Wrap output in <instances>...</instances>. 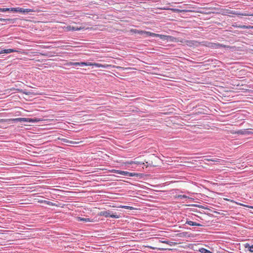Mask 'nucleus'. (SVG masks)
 <instances>
[{
	"mask_svg": "<svg viewBox=\"0 0 253 253\" xmlns=\"http://www.w3.org/2000/svg\"><path fill=\"white\" fill-rule=\"evenodd\" d=\"M131 32L135 33V34H139L140 35H146V36H151L155 37V36H159L158 34H156L154 33H152L148 31H145L142 30H138L135 29H133L130 30Z\"/></svg>",
	"mask_w": 253,
	"mask_h": 253,
	"instance_id": "f257e3e1",
	"label": "nucleus"
},
{
	"mask_svg": "<svg viewBox=\"0 0 253 253\" xmlns=\"http://www.w3.org/2000/svg\"><path fill=\"white\" fill-rule=\"evenodd\" d=\"M113 172H115L117 174L123 175L126 176L133 177V176H138V174L135 172H129L128 171H123L120 170H116L113 169L112 171Z\"/></svg>",
	"mask_w": 253,
	"mask_h": 253,
	"instance_id": "f03ea898",
	"label": "nucleus"
},
{
	"mask_svg": "<svg viewBox=\"0 0 253 253\" xmlns=\"http://www.w3.org/2000/svg\"><path fill=\"white\" fill-rule=\"evenodd\" d=\"M10 11L13 12H19V13H29L30 12L34 11L33 10L31 9H25L21 7H15V8H10Z\"/></svg>",
	"mask_w": 253,
	"mask_h": 253,
	"instance_id": "7ed1b4c3",
	"label": "nucleus"
},
{
	"mask_svg": "<svg viewBox=\"0 0 253 253\" xmlns=\"http://www.w3.org/2000/svg\"><path fill=\"white\" fill-rule=\"evenodd\" d=\"M11 121L14 123L17 122H28V123H33L36 122V120H34L31 118H18L12 119Z\"/></svg>",
	"mask_w": 253,
	"mask_h": 253,
	"instance_id": "20e7f679",
	"label": "nucleus"
},
{
	"mask_svg": "<svg viewBox=\"0 0 253 253\" xmlns=\"http://www.w3.org/2000/svg\"><path fill=\"white\" fill-rule=\"evenodd\" d=\"M158 35L160 36H155V37H159L162 40L169 41L171 42H174V40L175 39V38L170 36H166L160 34H158Z\"/></svg>",
	"mask_w": 253,
	"mask_h": 253,
	"instance_id": "39448f33",
	"label": "nucleus"
},
{
	"mask_svg": "<svg viewBox=\"0 0 253 253\" xmlns=\"http://www.w3.org/2000/svg\"><path fill=\"white\" fill-rule=\"evenodd\" d=\"M208 46L213 48H218L219 47H227L226 45L221 44L219 43H209V44L207 45Z\"/></svg>",
	"mask_w": 253,
	"mask_h": 253,
	"instance_id": "423d86ee",
	"label": "nucleus"
},
{
	"mask_svg": "<svg viewBox=\"0 0 253 253\" xmlns=\"http://www.w3.org/2000/svg\"><path fill=\"white\" fill-rule=\"evenodd\" d=\"M17 50L14 49H11V48H9V49H1L0 50V54H1V53H12V52H16Z\"/></svg>",
	"mask_w": 253,
	"mask_h": 253,
	"instance_id": "0eeeda50",
	"label": "nucleus"
},
{
	"mask_svg": "<svg viewBox=\"0 0 253 253\" xmlns=\"http://www.w3.org/2000/svg\"><path fill=\"white\" fill-rule=\"evenodd\" d=\"M112 211H102L100 213V215L101 216H103L105 217H110L111 216V212Z\"/></svg>",
	"mask_w": 253,
	"mask_h": 253,
	"instance_id": "6e6552de",
	"label": "nucleus"
},
{
	"mask_svg": "<svg viewBox=\"0 0 253 253\" xmlns=\"http://www.w3.org/2000/svg\"><path fill=\"white\" fill-rule=\"evenodd\" d=\"M185 224H187L191 226H202V225L200 223H198L196 222H194V221H192L191 220H188V219H186V221Z\"/></svg>",
	"mask_w": 253,
	"mask_h": 253,
	"instance_id": "1a4fd4ad",
	"label": "nucleus"
},
{
	"mask_svg": "<svg viewBox=\"0 0 253 253\" xmlns=\"http://www.w3.org/2000/svg\"><path fill=\"white\" fill-rule=\"evenodd\" d=\"M245 248L247 249L250 252L253 253V245H250L249 243H246L244 245Z\"/></svg>",
	"mask_w": 253,
	"mask_h": 253,
	"instance_id": "9d476101",
	"label": "nucleus"
},
{
	"mask_svg": "<svg viewBox=\"0 0 253 253\" xmlns=\"http://www.w3.org/2000/svg\"><path fill=\"white\" fill-rule=\"evenodd\" d=\"M67 29L68 31H79L81 29L80 28L71 26H67Z\"/></svg>",
	"mask_w": 253,
	"mask_h": 253,
	"instance_id": "9b49d317",
	"label": "nucleus"
},
{
	"mask_svg": "<svg viewBox=\"0 0 253 253\" xmlns=\"http://www.w3.org/2000/svg\"><path fill=\"white\" fill-rule=\"evenodd\" d=\"M14 19H4L2 18H0V21L3 22H7V21H9L11 23H13L14 22Z\"/></svg>",
	"mask_w": 253,
	"mask_h": 253,
	"instance_id": "f8f14e48",
	"label": "nucleus"
},
{
	"mask_svg": "<svg viewBox=\"0 0 253 253\" xmlns=\"http://www.w3.org/2000/svg\"><path fill=\"white\" fill-rule=\"evenodd\" d=\"M199 251L201 253H212L209 250H208L205 248H201L200 249H199Z\"/></svg>",
	"mask_w": 253,
	"mask_h": 253,
	"instance_id": "ddd939ff",
	"label": "nucleus"
},
{
	"mask_svg": "<svg viewBox=\"0 0 253 253\" xmlns=\"http://www.w3.org/2000/svg\"><path fill=\"white\" fill-rule=\"evenodd\" d=\"M120 215H118L116 213H113L112 211L111 212V216L110 217L118 218H119Z\"/></svg>",
	"mask_w": 253,
	"mask_h": 253,
	"instance_id": "4468645a",
	"label": "nucleus"
},
{
	"mask_svg": "<svg viewBox=\"0 0 253 253\" xmlns=\"http://www.w3.org/2000/svg\"><path fill=\"white\" fill-rule=\"evenodd\" d=\"M78 218H79V221H84V222L91 221L90 218H83V217H79Z\"/></svg>",
	"mask_w": 253,
	"mask_h": 253,
	"instance_id": "2eb2a0df",
	"label": "nucleus"
},
{
	"mask_svg": "<svg viewBox=\"0 0 253 253\" xmlns=\"http://www.w3.org/2000/svg\"><path fill=\"white\" fill-rule=\"evenodd\" d=\"M10 11V8H0V12Z\"/></svg>",
	"mask_w": 253,
	"mask_h": 253,
	"instance_id": "dca6fc26",
	"label": "nucleus"
},
{
	"mask_svg": "<svg viewBox=\"0 0 253 253\" xmlns=\"http://www.w3.org/2000/svg\"><path fill=\"white\" fill-rule=\"evenodd\" d=\"M79 64H80V66H83L84 65H85V66L91 65V64H90L89 63H88L86 62H79Z\"/></svg>",
	"mask_w": 253,
	"mask_h": 253,
	"instance_id": "f3484780",
	"label": "nucleus"
},
{
	"mask_svg": "<svg viewBox=\"0 0 253 253\" xmlns=\"http://www.w3.org/2000/svg\"><path fill=\"white\" fill-rule=\"evenodd\" d=\"M122 208H124V209H127V210H132V209H133V207L127 206H123Z\"/></svg>",
	"mask_w": 253,
	"mask_h": 253,
	"instance_id": "a211bd4d",
	"label": "nucleus"
},
{
	"mask_svg": "<svg viewBox=\"0 0 253 253\" xmlns=\"http://www.w3.org/2000/svg\"><path fill=\"white\" fill-rule=\"evenodd\" d=\"M178 198H180L181 199H186L187 198V196L186 195H180L178 196Z\"/></svg>",
	"mask_w": 253,
	"mask_h": 253,
	"instance_id": "6ab92c4d",
	"label": "nucleus"
},
{
	"mask_svg": "<svg viewBox=\"0 0 253 253\" xmlns=\"http://www.w3.org/2000/svg\"><path fill=\"white\" fill-rule=\"evenodd\" d=\"M92 65H94V66H95L96 67H103L102 65H101V64H99V63H94Z\"/></svg>",
	"mask_w": 253,
	"mask_h": 253,
	"instance_id": "aec40b11",
	"label": "nucleus"
},
{
	"mask_svg": "<svg viewBox=\"0 0 253 253\" xmlns=\"http://www.w3.org/2000/svg\"><path fill=\"white\" fill-rule=\"evenodd\" d=\"M245 131H243L242 130H239L237 132V134H244L245 133Z\"/></svg>",
	"mask_w": 253,
	"mask_h": 253,
	"instance_id": "412c9836",
	"label": "nucleus"
},
{
	"mask_svg": "<svg viewBox=\"0 0 253 253\" xmlns=\"http://www.w3.org/2000/svg\"><path fill=\"white\" fill-rule=\"evenodd\" d=\"M62 141L64 142L67 143V142H70L71 143H72L71 141H70L69 140L66 139V138H63L61 139Z\"/></svg>",
	"mask_w": 253,
	"mask_h": 253,
	"instance_id": "4be33fe9",
	"label": "nucleus"
},
{
	"mask_svg": "<svg viewBox=\"0 0 253 253\" xmlns=\"http://www.w3.org/2000/svg\"><path fill=\"white\" fill-rule=\"evenodd\" d=\"M171 10L174 12H180L182 11V10L178 9H176V8L171 9Z\"/></svg>",
	"mask_w": 253,
	"mask_h": 253,
	"instance_id": "5701e85b",
	"label": "nucleus"
},
{
	"mask_svg": "<svg viewBox=\"0 0 253 253\" xmlns=\"http://www.w3.org/2000/svg\"><path fill=\"white\" fill-rule=\"evenodd\" d=\"M44 203H46L47 205H52V203L49 201H44Z\"/></svg>",
	"mask_w": 253,
	"mask_h": 253,
	"instance_id": "b1692460",
	"label": "nucleus"
},
{
	"mask_svg": "<svg viewBox=\"0 0 253 253\" xmlns=\"http://www.w3.org/2000/svg\"><path fill=\"white\" fill-rule=\"evenodd\" d=\"M73 66H80L79 62H74V63H73Z\"/></svg>",
	"mask_w": 253,
	"mask_h": 253,
	"instance_id": "393cba45",
	"label": "nucleus"
},
{
	"mask_svg": "<svg viewBox=\"0 0 253 253\" xmlns=\"http://www.w3.org/2000/svg\"><path fill=\"white\" fill-rule=\"evenodd\" d=\"M208 161H212V162H215V160H212V159H206Z\"/></svg>",
	"mask_w": 253,
	"mask_h": 253,
	"instance_id": "a878e982",
	"label": "nucleus"
},
{
	"mask_svg": "<svg viewBox=\"0 0 253 253\" xmlns=\"http://www.w3.org/2000/svg\"><path fill=\"white\" fill-rule=\"evenodd\" d=\"M73 63H74V62H70L68 63V65H73Z\"/></svg>",
	"mask_w": 253,
	"mask_h": 253,
	"instance_id": "bb28decb",
	"label": "nucleus"
},
{
	"mask_svg": "<svg viewBox=\"0 0 253 253\" xmlns=\"http://www.w3.org/2000/svg\"><path fill=\"white\" fill-rule=\"evenodd\" d=\"M163 243H166V244H168V243L169 242V241H163L162 242Z\"/></svg>",
	"mask_w": 253,
	"mask_h": 253,
	"instance_id": "cd10ccee",
	"label": "nucleus"
},
{
	"mask_svg": "<svg viewBox=\"0 0 253 253\" xmlns=\"http://www.w3.org/2000/svg\"><path fill=\"white\" fill-rule=\"evenodd\" d=\"M191 42L193 44H194V42H196V43H197V41H191Z\"/></svg>",
	"mask_w": 253,
	"mask_h": 253,
	"instance_id": "c85d7f7f",
	"label": "nucleus"
},
{
	"mask_svg": "<svg viewBox=\"0 0 253 253\" xmlns=\"http://www.w3.org/2000/svg\"><path fill=\"white\" fill-rule=\"evenodd\" d=\"M4 121V120L3 119H1L0 120V122H3Z\"/></svg>",
	"mask_w": 253,
	"mask_h": 253,
	"instance_id": "c756f323",
	"label": "nucleus"
},
{
	"mask_svg": "<svg viewBox=\"0 0 253 253\" xmlns=\"http://www.w3.org/2000/svg\"><path fill=\"white\" fill-rule=\"evenodd\" d=\"M251 28L253 29V26L251 27Z\"/></svg>",
	"mask_w": 253,
	"mask_h": 253,
	"instance_id": "7c9ffc66",
	"label": "nucleus"
}]
</instances>
